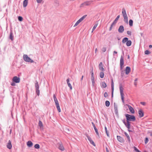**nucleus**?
Returning a JSON list of instances; mask_svg holds the SVG:
<instances>
[{
  "mask_svg": "<svg viewBox=\"0 0 152 152\" xmlns=\"http://www.w3.org/2000/svg\"><path fill=\"white\" fill-rule=\"evenodd\" d=\"M125 116L127 121H134L136 120L135 116L134 115H130L128 114H125Z\"/></svg>",
  "mask_w": 152,
  "mask_h": 152,
  "instance_id": "nucleus-1",
  "label": "nucleus"
},
{
  "mask_svg": "<svg viewBox=\"0 0 152 152\" xmlns=\"http://www.w3.org/2000/svg\"><path fill=\"white\" fill-rule=\"evenodd\" d=\"M122 14L124 18V21L126 23L128 24V17L124 8L122 9Z\"/></svg>",
  "mask_w": 152,
  "mask_h": 152,
  "instance_id": "nucleus-2",
  "label": "nucleus"
},
{
  "mask_svg": "<svg viewBox=\"0 0 152 152\" xmlns=\"http://www.w3.org/2000/svg\"><path fill=\"white\" fill-rule=\"evenodd\" d=\"M119 89L120 92V94L121 96V99L123 103H124V94L123 93L124 88L122 87L121 84H120L119 85Z\"/></svg>",
  "mask_w": 152,
  "mask_h": 152,
  "instance_id": "nucleus-3",
  "label": "nucleus"
},
{
  "mask_svg": "<svg viewBox=\"0 0 152 152\" xmlns=\"http://www.w3.org/2000/svg\"><path fill=\"white\" fill-rule=\"evenodd\" d=\"M23 58L24 60L26 62L30 63L34 62V61L30 58L28 57L27 55H24L23 56Z\"/></svg>",
  "mask_w": 152,
  "mask_h": 152,
  "instance_id": "nucleus-4",
  "label": "nucleus"
},
{
  "mask_svg": "<svg viewBox=\"0 0 152 152\" xmlns=\"http://www.w3.org/2000/svg\"><path fill=\"white\" fill-rule=\"evenodd\" d=\"M35 87L36 89V93L38 96H39L40 94V91L39 89V85L38 82L37 80H36L35 83Z\"/></svg>",
  "mask_w": 152,
  "mask_h": 152,
  "instance_id": "nucleus-5",
  "label": "nucleus"
},
{
  "mask_svg": "<svg viewBox=\"0 0 152 152\" xmlns=\"http://www.w3.org/2000/svg\"><path fill=\"white\" fill-rule=\"evenodd\" d=\"M92 2V1H91L85 2L81 4L80 7H83L85 6H89L91 4Z\"/></svg>",
  "mask_w": 152,
  "mask_h": 152,
  "instance_id": "nucleus-6",
  "label": "nucleus"
},
{
  "mask_svg": "<svg viewBox=\"0 0 152 152\" xmlns=\"http://www.w3.org/2000/svg\"><path fill=\"white\" fill-rule=\"evenodd\" d=\"M124 57L123 56H121L120 58V65L121 69H122L124 67Z\"/></svg>",
  "mask_w": 152,
  "mask_h": 152,
  "instance_id": "nucleus-7",
  "label": "nucleus"
},
{
  "mask_svg": "<svg viewBox=\"0 0 152 152\" xmlns=\"http://www.w3.org/2000/svg\"><path fill=\"white\" fill-rule=\"evenodd\" d=\"M12 81L16 83H18L20 82V79L17 76H14L13 77Z\"/></svg>",
  "mask_w": 152,
  "mask_h": 152,
  "instance_id": "nucleus-8",
  "label": "nucleus"
},
{
  "mask_svg": "<svg viewBox=\"0 0 152 152\" xmlns=\"http://www.w3.org/2000/svg\"><path fill=\"white\" fill-rule=\"evenodd\" d=\"M58 146L59 150L62 151H64V148L61 142L58 144Z\"/></svg>",
  "mask_w": 152,
  "mask_h": 152,
  "instance_id": "nucleus-9",
  "label": "nucleus"
},
{
  "mask_svg": "<svg viewBox=\"0 0 152 152\" xmlns=\"http://www.w3.org/2000/svg\"><path fill=\"white\" fill-rule=\"evenodd\" d=\"M126 105L129 108L130 112L132 114H134V110L133 108L129 104H126Z\"/></svg>",
  "mask_w": 152,
  "mask_h": 152,
  "instance_id": "nucleus-10",
  "label": "nucleus"
},
{
  "mask_svg": "<svg viewBox=\"0 0 152 152\" xmlns=\"http://www.w3.org/2000/svg\"><path fill=\"white\" fill-rule=\"evenodd\" d=\"M92 124L94 127V128L95 130V132H96V134L98 135V136L99 137H100L99 135V133L98 132V130L96 128L93 122H92Z\"/></svg>",
  "mask_w": 152,
  "mask_h": 152,
  "instance_id": "nucleus-11",
  "label": "nucleus"
},
{
  "mask_svg": "<svg viewBox=\"0 0 152 152\" xmlns=\"http://www.w3.org/2000/svg\"><path fill=\"white\" fill-rule=\"evenodd\" d=\"M124 31V28L123 26H120L118 29V31L120 33H122Z\"/></svg>",
  "mask_w": 152,
  "mask_h": 152,
  "instance_id": "nucleus-12",
  "label": "nucleus"
},
{
  "mask_svg": "<svg viewBox=\"0 0 152 152\" xmlns=\"http://www.w3.org/2000/svg\"><path fill=\"white\" fill-rule=\"evenodd\" d=\"M111 90H112V97H113V93L114 91V83L113 82V79H111Z\"/></svg>",
  "mask_w": 152,
  "mask_h": 152,
  "instance_id": "nucleus-13",
  "label": "nucleus"
},
{
  "mask_svg": "<svg viewBox=\"0 0 152 152\" xmlns=\"http://www.w3.org/2000/svg\"><path fill=\"white\" fill-rule=\"evenodd\" d=\"M88 139L89 141L94 146H95V144L94 141L92 140L91 137L88 136H87Z\"/></svg>",
  "mask_w": 152,
  "mask_h": 152,
  "instance_id": "nucleus-14",
  "label": "nucleus"
},
{
  "mask_svg": "<svg viewBox=\"0 0 152 152\" xmlns=\"http://www.w3.org/2000/svg\"><path fill=\"white\" fill-rule=\"evenodd\" d=\"M131 68L129 66H127L126 68L125 74L128 75L130 72Z\"/></svg>",
  "mask_w": 152,
  "mask_h": 152,
  "instance_id": "nucleus-15",
  "label": "nucleus"
},
{
  "mask_svg": "<svg viewBox=\"0 0 152 152\" xmlns=\"http://www.w3.org/2000/svg\"><path fill=\"white\" fill-rule=\"evenodd\" d=\"M7 148L10 149L12 148V145L11 144V142L10 140H9L7 145Z\"/></svg>",
  "mask_w": 152,
  "mask_h": 152,
  "instance_id": "nucleus-16",
  "label": "nucleus"
},
{
  "mask_svg": "<svg viewBox=\"0 0 152 152\" xmlns=\"http://www.w3.org/2000/svg\"><path fill=\"white\" fill-rule=\"evenodd\" d=\"M114 109L115 110V112L116 114H118V106L116 104L115 102L114 103Z\"/></svg>",
  "mask_w": 152,
  "mask_h": 152,
  "instance_id": "nucleus-17",
  "label": "nucleus"
},
{
  "mask_svg": "<svg viewBox=\"0 0 152 152\" xmlns=\"http://www.w3.org/2000/svg\"><path fill=\"white\" fill-rule=\"evenodd\" d=\"M117 138L118 141L121 142H123L124 141V139L120 136H117Z\"/></svg>",
  "mask_w": 152,
  "mask_h": 152,
  "instance_id": "nucleus-18",
  "label": "nucleus"
},
{
  "mask_svg": "<svg viewBox=\"0 0 152 152\" xmlns=\"http://www.w3.org/2000/svg\"><path fill=\"white\" fill-rule=\"evenodd\" d=\"M138 113L139 115V117L141 118L144 115V112L143 111L141 110H140L138 111Z\"/></svg>",
  "mask_w": 152,
  "mask_h": 152,
  "instance_id": "nucleus-19",
  "label": "nucleus"
},
{
  "mask_svg": "<svg viewBox=\"0 0 152 152\" xmlns=\"http://www.w3.org/2000/svg\"><path fill=\"white\" fill-rule=\"evenodd\" d=\"M99 67L100 70H102V71H104V69L103 67V64L102 62L100 63L99 65Z\"/></svg>",
  "mask_w": 152,
  "mask_h": 152,
  "instance_id": "nucleus-20",
  "label": "nucleus"
},
{
  "mask_svg": "<svg viewBox=\"0 0 152 152\" xmlns=\"http://www.w3.org/2000/svg\"><path fill=\"white\" fill-rule=\"evenodd\" d=\"M66 82H67V84L68 86L70 88V90H72V86L70 83H69V78H68L67 79Z\"/></svg>",
  "mask_w": 152,
  "mask_h": 152,
  "instance_id": "nucleus-21",
  "label": "nucleus"
},
{
  "mask_svg": "<svg viewBox=\"0 0 152 152\" xmlns=\"http://www.w3.org/2000/svg\"><path fill=\"white\" fill-rule=\"evenodd\" d=\"M101 87L105 88L107 87V84L105 82H102L101 84Z\"/></svg>",
  "mask_w": 152,
  "mask_h": 152,
  "instance_id": "nucleus-22",
  "label": "nucleus"
},
{
  "mask_svg": "<svg viewBox=\"0 0 152 152\" xmlns=\"http://www.w3.org/2000/svg\"><path fill=\"white\" fill-rule=\"evenodd\" d=\"M125 125L128 129H130L131 125L130 122L129 121H127V122L126 123V124H125Z\"/></svg>",
  "mask_w": 152,
  "mask_h": 152,
  "instance_id": "nucleus-23",
  "label": "nucleus"
},
{
  "mask_svg": "<svg viewBox=\"0 0 152 152\" xmlns=\"http://www.w3.org/2000/svg\"><path fill=\"white\" fill-rule=\"evenodd\" d=\"M27 145L29 147L32 146L33 145L32 142L31 141H28L27 143Z\"/></svg>",
  "mask_w": 152,
  "mask_h": 152,
  "instance_id": "nucleus-24",
  "label": "nucleus"
},
{
  "mask_svg": "<svg viewBox=\"0 0 152 152\" xmlns=\"http://www.w3.org/2000/svg\"><path fill=\"white\" fill-rule=\"evenodd\" d=\"M28 3V0H24L23 2V6L24 7L27 6Z\"/></svg>",
  "mask_w": 152,
  "mask_h": 152,
  "instance_id": "nucleus-25",
  "label": "nucleus"
},
{
  "mask_svg": "<svg viewBox=\"0 0 152 152\" xmlns=\"http://www.w3.org/2000/svg\"><path fill=\"white\" fill-rule=\"evenodd\" d=\"M124 134L125 136L126 137L128 141L130 142V137L128 134L126 132H124Z\"/></svg>",
  "mask_w": 152,
  "mask_h": 152,
  "instance_id": "nucleus-26",
  "label": "nucleus"
},
{
  "mask_svg": "<svg viewBox=\"0 0 152 152\" xmlns=\"http://www.w3.org/2000/svg\"><path fill=\"white\" fill-rule=\"evenodd\" d=\"M10 38L12 41L13 40V34L12 31H11L10 36Z\"/></svg>",
  "mask_w": 152,
  "mask_h": 152,
  "instance_id": "nucleus-27",
  "label": "nucleus"
},
{
  "mask_svg": "<svg viewBox=\"0 0 152 152\" xmlns=\"http://www.w3.org/2000/svg\"><path fill=\"white\" fill-rule=\"evenodd\" d=\"M132 44V42L130 40H128L126 43V45L127 46H130Z\"/></svg>",
  "mask_w": 152,
  "mask_h": 152,
  "instance_id": "nucleus-28",
  "label": "nucleus"
},
{
  "mask_svg": "<svg viewBox=\"0 0 152 152\" xmlns=\"http://www.w3.org/2000/svg\"><path fill=\"white\" fill-rule=\"evenodd\" d=\"M128 40V38L127 37L124 38L122 40V42L123 43H125L126 42H127Z\"/></svg>",
  "mask_w": 152,
  "mask_h": 152,
  "instance_id": "nucleus-29",
  "label": "nucleus"
},
{
  "mask_svg": "<svg viewBox=\"0 0 152 152\" xmlns=\"http://www.w3.org/2000/svg\"><path fill=\"white\" fill-rule=\"evenodd\" d=\"M96 23V24L94 25L92 28V32L95 30V29H96V27L98 25V23L97 21Z\"/></svg>",
  "mask_w": 152,
  "mask_h": 152,
  "instance_id": "nucleus-30",
  "label": "nucleus"
},
{
  "mask_svg": "<svg viewBox=\"0 0 152 152\" xmlns=\"http://www.w3.org/2000/svg\"><path fill=\"white\" fill-rule=\"evenodd\" d=\"M91 80L92 81V83L93 86H94V84L95 83V80H94V77H91Z\"/></svg>",
  "mask_w": 152,
  "mask_h": 152,
  "instance_id": "nucleus-31",
  "label": "nucleus"
},
{
  "mask_svg": "<svg viewBox=\"0 0 152 152\" xmlns=\"http://www.w3.org/2000/svg\"><path fill=\"white\" fill-rule=\"evenodd\" d=\"M104 76V74L103 72H101L100 73V76L101 78H103Z\"/></svg>",
  "mask_w": 152,
  "mask_h": 152,
  "instance_id": "nucleus-32",
  "label": "nucleus"
},
{
  "mask_svg": "<svg viewBox=\"0 0 152 152\" xmlns=\"http://www.w3.org/2000/svg\"><path fill=\"white\" fill-rule=\"evenodd\" d=\"M110 105V102L108 101H105V105L107 107L109 106Z\"/></svg>",
  "mask_w": 152,
  "mask_h": 152,
  "instance_id": "nucleus-33",
  "label": "nucleus"
},
{
  "mask_svg": "<svg viewBox=\"0 0 152 152\" xmlns=\"http://www.w3.org/2000/svg\"><path fill=\"white\" fill-rule=\"evenodd\" d=\"M38 125L40 127H42L43 126V124L42 122L39 120V122Z\"/></svg>",
  "mask_w": 152,
  "mask_h": 152,
  "instance_id": "nucleus-34",
  "label": "nucleus"
},
{
  "mask_svg": "<svg viewBox=\"0 0 152 152\" xmlns=\"http://www.w3.org/2000/svg\"><path fill=\"white\" fill-rule=\"evenodd\" d=\"M129 25L130 26H133V21L132 20L130 19L129 22Z\"/></svg>",
  "mask_w": 152,
  "mask_h": 152,
  "instance_id": "nucleus-35",
  "label": "nucleus"
},
{
  "mask_svg": "<svg viewBox=\"0 0 152 152\" xmlns=\"http://www.w3.org/2000/svg\"><path fill=\"white\" fill-rule=\"evenodd\" d=\"M35 148L37 149H39L40 148V145L38 144H36L34 146Z\"/></svg>",
  "mask_w": 152,
  "mask_h": 152,
  "instance_id": "nucleus-36",
  "label": "nucleus"
},
{
  "mask_svg": "<svg viewBox=\"0 0 152 152\" xmlns=\"http://www.w3.org/2000/svg\"><path fill=\"white\" fill-rule=\"evenodd\" d=\"M120 15H118L117 17L114 20V21H115V22H116V23H117L119 18H120Z\"/></svg>",
  "mask_w": 152,
  "mask_h": 152,
  "instance_id": "nucleus-37",
  "label": "nucleus"
},
{
  "mask_svg": "<svg viewBox=\"0 0 152 152\" xmlns=\"http://www.w3.org/2000/svg\"><path fill=\"white\" fill-rule=\"evenodd\" d=\"M56 107L57 109V110H58V111L59 112H60L61 111V109L59 105L56 106Z\"/></svg>",
  "mask_w": 152,
  "mask_h": 152,
  "instance_id": "nucleus-38",
  "label": "nucleus"
},
{
  "mask_svg": "<svg viewBox=\"0 0 152 152\" xmlns=\"http://www.w3.org/2000/svg\"><path fill=\"white\" fill-rule=\"evenodd\" d=\"M18 19L19 21H21L23 20V18L22 17L19 16L18 17Z\"/></svg>",
  "mask_w": 152,
  "mask_h": 152,
  "instance_id": "nucleus-39",
  "label": "nucleus"
},
{
  "mask_svg": "<svg viewBox=\"0 0 152 152\" xmlns=\"http://www.w3.org/2000/svg\"><path fill=\"white\" fill-rule=\"evenodd\" d=\"M151 53V52L148 50H146L145 51V54L146 55H148Z\"/></svg>",
  "mask_w": 152,
  "mask_h": 152,
  "instance_id": "nucleus-40",
  "label": "nucleus"
},
{
  "mask_svg": "<svg viewBox=\"0 0 152 152\" xmlns=\"http://www.w3.org/2000/svg\"><path fill=\"white\" fill-rule=\"evenodd\" d=\"M148 137H146L145 139V143L146 144L148 141Z\"/></svg>",
  "mask_w": 152,
  "mask_h": 152,
  "instance_id": "nucleus-41",
  "label": "nucleus"
},
{
  "mask_svg": "<svg viewBox=\"0 0 152 152\" xmlns=\"http://www.w3.org/2000/svg\"><path fill=\"white\" fill-rule=\"evenodd\" d=\"M134 150L136 152H140V151L138 150L136 147L134 146Z\"/></svg>",
  "mask_w": 152,
  "mask_h": 152,
  "instance_id": "nucleus-42",
  "label": "nucleus"
},
{
  "mask_svg": "<svg viewBox=\"0 0 152 152\" xmlns=\"http://www.w3.org/2000/svg\"><path fill=\"white\" fill-rule=\"evenodd\" d=\"M104 96L105 98H106L108 96V94L107 92H104Z\"/></svg>",
  "mask_w": 152,
  "mask_h": 152,
  "instance_id": "nucleus-43",
  "label": "nucleus"
},
{
  "mask_svg": "<svg viewBox=\"0 0 152 152\" xmlns=\"http://www.w3.org/2000/svg\"><path fill=\"white\" fill-rule=\"evenodd\" d=\"M54 3L56 5H58L59 4V2L57 0H55Z\"/></svg>",
  "mask_w": 152,
  "mask_h": 152,
  "instance_id": "nucleus-44",
  "label": "nucleus"
},
{
  "mask_svg": "<svg viewBox=\"0 0 152 152\" xmlns=\"http://www.w3.org/2000/svg\"><path fill=\"white\" fill-rule=\"evenodd\" d=\"M53 98H54V102L58 100L56 98V95L55 94H54V95H53Z\"/></svg>",
  "mask_w": 152,
  "mask_h": 152,
  "instance_id": "nucleus-45",
  "label": "nucleus"
},
{
  "mask_svg": "<svg viewBox=\"0 0 152 152\" xmlns=\"http://www.w3.org/2000/svg\"><path fill=\"white\" fill-rule=\"evenodd\" d=\"M80 23V22H79L78 20L76 22V23H75V25L74 26V27H75L77 26Z\"/></svg>",
  "mask_w": 152,
  "mask_h": 152,
  "instance_id": "nucleus-46",
  "label": "nucleus"
},
{
  "mask_svg": "<svg viewBox=\"0 0 152 152\" xmlns=\"http://www.w3.org/2000/svg\"><path fill=\"white\" fill-rule=\"evenodd\" d=\"M106 50V48L105 47H103L102 49V51L103 52H104Z\"/></svg>",
  "mask_w": 152,
  "mask_h": 152,
  "instance_id": "nucleus-47",
  "label": "nucleus"
},
{
  "mask_svg": "<svg viewBox=\"0 0 152 152\" xmlns=\"http://www.w3.org/2000/svg\"><path fill=\"white\" fill-rule=\"evenodd\" d=\"M127 33L128 34L131 36L132 34V32L130 31H127Z\"/></svg>",
  "mask_w": 152,
  "mask_h": 152,
  "instance_id": "nucleus-48",
  "label": "nucleus"
},
{
  "mask_svg": "<svg viewBox=\"0 0 152 152\" xmlns=\"http://www.w3.org/2000/svg\"><path fill=\"white\" fill-rule=\"evenodd\" d=\"M15 83L13 81L11 83V85L12 86H15Z\"/></svg>",
  "mask_w": 152,
  "mask_h": 152,
  "instance_id": "nucleus-49",
  "label": "nucleus"
},
{
  "mask_svg": "<svg viewBox=\"0 0 152 152\" xmlns=\"http://www.w3.org/2000/svg\"><path fill=\"white\" fill-rule=\"evenodd\" d=\"M113 26L112 24H111L110 26V28L109 29V30L110 31H111L112 30Z\"/></svg>",
  "mask_w": 152,
  "mask_h": 152,
  "instance_id": "nucleus-50",
  "label": "nucleus"
},
{
  "mask_svg": "<svg viewBox=\"0 0 152 152\" xmlns=\"http://www.w3.org/2000/svg\"><path fill=\"white\" fill-rule=\"evenodd\" d=\"M42 0H36L37 2L38 3H41Z\"/></svg>",
  "mask_w": 152,
  "mask_h": 152,
  "instance_id": "nucleus-51",
  "label": "nucleus"
},
{
  "mask_svg": "<svg viewBox=\"0 0 152 152\" xmlns=\"http://www.w3.org/2000/svg\"><path fill=\"white\" fill-rule=\"evenodd\" d=\"M105 132H106V134H107V136L108 137H109L110 135L109 134V132L107 131H106Z\"/></svg>",
  "mask_w": 152,
  "mask_h": 152,
  "instance_id": "nucleus-52",
  "label": "nucleus"
},
{
  "mask_svg": "<svg viewBox=\"0 0 152 152\" xmlns=\"http://www.w3.org/2000/svg\"><path fill=\"white\" fill-rule=\"evenodd\" d=\"M87 16V15H83L81 18H82V19L84 20L86 18V17Z\"/></svg>",
  "mask_w": 152,
  "mask_h": 152,
  "instance_id": "nucleus-53",
  "label": "nucleus"
},
{
  "mask_svg": "<svg viewBox=\"0 0 152 152\" xmlns=\"http://www.w3.org/2000/svg\"><path fill=\"white\" fill-rule=\"evenodd\" d=\"M140 104L143 105H145V103L144 102H141Z\"/></svg>",
  "mask_w": 152,
  "mask_h": 152,
  "instance_id": "nucleus-54",
  "label": "nucleus"
},
{
  "mask_svg": "<svg viewBox=\"0 0 152 152\" xmlns=\"http://www.w3.org/2000/svg\"><path fill=\"white\" fill-rule=\"evenodd\" d=\"M116 23L115 22V21H113V23H112V24L113 26H115Z\"/></svg>",
  "mask_w": 152,
  "mask_h": 152,
  "instance_id": "nucleus-55",
  "label": "nucleus"
},
{
  "mask_svg": "<svg viewBox=\"0 0 152 152\" xmlns=\"http://www.w3.org/2000/svg\"><path fill=\"white\" fill-rule=\"evenodd\" d=\"M90 73L91 74H92V73L93 74L94 73L93 68H92V69L91 70V71H90Z\"/></svg>",
  "mask_w": 152,
  "mask_h": 152,
  "instance_id": "nucleus-56",
  "label": "nucleus"
},
{
  "mask_svg": "<svg viewBox=\"0 0 152 152\" xmlns=\"http://www.w3.org/2000/svg\"><path fill=\"white\" fill-rule=\"evenodd\" d=\"M123 123H124V124L125 125V124H126V123L125 121V120L124 119V120H123Z\"/></svg>",
  "mask_w": 152,
  "mask_h": 152,
  "instance_id": "nucleus-57",
  "label": "nucleus"
},
{
  "mask_svg": "<svg viewBox=\"0 0 152 152\" xmlns=\"http://www.w3.org/2000/svg\"><path fill=\"white\" fill-rule=\"evenodd\" d=\"M106 152H109L108 149L107 147L106 148Z\"/></svg>",
  "mask_w": 152,
  "mask_h": 152,
  "instance_id": "nucleus-58",
  "label": "nucleus"
},
{
  "mask_svg": "<svg viewBox=\"0 0 152 152\" xmlns=\"http://www.w3.org/2000/svg\"><path fill=\"white\" fill-rule=\"evenodd\" d=\"M124 74V72L123 71H122L121 72V75L122 76H123V75Z\"/></svg>",
  "mask_w": 152,
  "mask_h": 152,
  "instance_id": "nucleus-59",
  "label": "nucleus"
},
{
  "mask_svg": "<svg viewBox=\"0 0 152 152\" xmlns=\"http://www.w3.org/2000/svg\"><path fill=\"white\" fill-rule=\"evenodd\" d=\"M55 103V104H56V106L59 105V104L58 102H57V103Z\"/></svg>",
  "mask_w": 152,
  "mask_h": 152,
  "instance_id": "nucleus-60",
  "label": "nucleus"
},
{
  "mask_svg": "<svg viewBox=\"0 0 152 152\" xmlns=\"http://www.w3.org/2000/svg\"><path fill=\"white\" fill-rule=\"evenodd\" d=\"M117 51H114L113 52V54H117Z\"/></svg>",
  "mask_w": 152,
  "mask_h": 152,
  "instance_id": "nucleus-61",
  "label": "nucleus"
},
{
  "mask_svg": "<svg viewBox=\"0 0 152 152\" xmlns=\"http://www.w3.org/2000/svg\"><path fill=\"white\" fill-rule=\"evenodd\" d=\"M149 47L150 48H152V45H149Z\"/></svg>",
  "mask_w": 152,
  "mask_h": 152,
  "instance_id": "nucleus-62",
  "label": "nucleus"
},
{
  "mask_svg": "<svg viewBox=\"0 0 152 152\" xmlns=\"http://www.w3.org/2000/svg\"><path fill=\"white\" fill-rule=\"evenodd\" d=\"M128 131L129 132H132V130H130V129H128Z\"/></svg>",
  "mask_w": 152,
  "mask_h": 152,
  "instance_id": "nucleus-63",
  "label": "nucleus"
},
{
  "mask_svg": "<svg viewBox=\"0 0 152 152\" xmlns=\"http://www.w3.org/2000/svg\"><path fill=\"white\" fill-rule=\"evenodd\" d=\"M134 85L135 86H137V83H136V82H134Z\"/></svg>",
  "mask_w": 152,
  "mask_h": 152,
  "instance_id": "nucleus-64",
  "label": "nucleus"
}]
</instances>
